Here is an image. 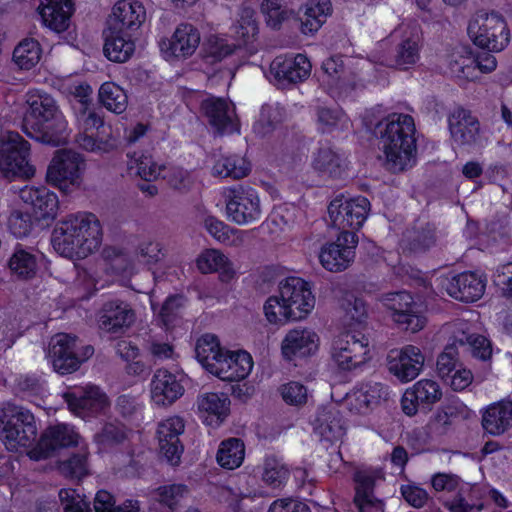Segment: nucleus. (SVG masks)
I'll return each mask as SVG.
<instances>
[{"label":"nucleus","instance_id":"obj_37","mask_svg":"<svg viewBox=\"0 0 512 512\" xmlns=\"http://www.w3.org/2000/svg\"><path fill=\"white\" fill-rule=\"evenodd\" d=\"M483 429L494 436L501 435L512 427V401L491 403L481 410Z\"/></svg>","mask_w":512,"mask_h":512},{"label":"nucleus","instance_id":"obj_29","mask_svg":"<svg viewBox=\"0 0 512 512\" xmlns=\"http://www.w3.org/2000/svg\"><path fill=\"white\" fill-rule=\"evenodd\" d=\"M65 400L69 409L82 418L104 414L109 407L106 394L94 385H86L79 395L66 393Z\"/></svg>","mask_w":512,"mask_h":512},{"label":"nucleus","instance_id":"obj_8","mask_svg":"<svg viewBox=\"0 0 512 512\" xmlns=\"http://www.w3.org/2000/svg\"><path fill=\"white\" fill-rule=\"evenodd\" d=\"M467 33L475 46L489 52L503 51L511 32L505 18L496 11H479L469 20Z\"/></svg>","mask_w":512,"mask_h":512},{"label":"nucleus","instance_id":"obj_31","mask_svg":"<svg viewBox=\"0 0 512 512\" xmlns=\"http://www.w3.org/2000/svg\"><path fill=\"white\" fill-rule=\"evenodd\" d=\"M135 161L137 163V174L146 181L168 177L169 184L180 190L187 189L192 184L191 175L187 171L167 168L148 155H141Z\"/></svg>","mask_w":512,"mask_h":512},{"label":"nucleus","instance_id":"obj_45","mask_svg":"<svg viewBox=\"0 0 512 512\" xmlns=\"http://www.w3.org/2000/svg\"><path fill=\"white\" fill-rule=\"evenodd\" d=\"M355 504L360 512H382L383 504L372 493L374 478L367 470H360L355 475Z\"/></svg>","mask_w":512,"mask_h":512},{"label":"nucleus","instance_id":"obj_23","mask_svg":"<svg viewBox=\"0 0 512 512\" xmlns=\"http://www.w3.org/2000/svg\"><path fill=\"white\" fill-rule=\"evenodd\" d=\"M183 376L158 369L149 383L150 402L155 407H168L184 394Z\"/></svg>","mask_w":512,"mask_h":512},{"label":"nucleus","instance_id":"obj_32","mask_svg":"<svg viewBox=\"0 0 512 512\" xmlns=\"http://www.w3.org/2000/svg\"><path fill=\"white\" fill-rule=\"evenodd\" d=\"M198 29L189 23L179 24L170 39L161 44L166 58H187L192 56L200 44Z\"/></svg>","mask_w":512,"mask_h":512},{"label":"nucleus","instance_id":"obj_21","mask_svg":"<svg viewBox=\"0 0 512 512\" xmlns=\"http://www.w3.org/2000/svg\"><path fill=\"white\" fill-rule=\"evenodd\" d=\"M424 363L425 356L415 345L392 349L387 355V369L401 383L416 379L422 372Z\"/></svg>","mask_w":512,"mask_h":512},{"label":"nucleus","instance_id":"obj_62","mask_svg":"<svg viewBox=\"0 0 512 512\" xmlns=\"http://www.w3.org/2000/svg\"><path fill=\"white\" fill-rule=\"evenodd\" d=\"M261 12L268 26L277 28L289 16L288 9L280 0H265L261 4Z\"/></svg>","mask_w":512,"mask_h":512},{"label":"nucleus","instance_id":"obj_17","mask_svg":"<svg viewBox=\"0 0 512 512\" xmlns=\"http://www.w3.org/2000/svg\"><path fill=\"white\" fill-rule=\"evenodd\" d=\"M321 347L319 333L307 326L289 329L280 343V352L284 360L296 362L306 360L318 354Z\"/></svg>","mask_w":512,"mask_h":512},{"label":"nucleus","instance_id":"obj_18","mask_svg":"<svg viewBox=\"0 0 512 512\" xmlns=\"http://www.w3.org/2000/svg\"><path fill=\"white\" fill-rule=\"evenodd\" d=\"M357 244L358 237L354 232H341L335 241L327 242L320 247V265L329 272L346 270L354 261Z\"/></svg>","mask_w":512,"mask_h":512},{"label":"nucleus","instance_id":"obj_28","mask_svg":"<svg viewBox=\"0 0 512 512\" xmlns=\"http://www.w3.org/2000/svg\"><path fill=\"white\" fill-rule=\"evenodd\" d=\"M442 396L443 391L437 381L421 379L405 390L401 408L407 416H414L421 405L431 406L440 401Z\"/></svg>","mask_w":512,"mask_h":512},{"label":"nucleus","instance_id":"obj_20","mask_svg":"<svg viewBox=\"0 0 512 512\" xmlns=\"http://www.w3.org/2000/svg\"><path fill=\"white\" fill-rule=\"evenodd\" d=\"M487 280L484 275L475 272L447 274L440 277L439 286L455 300L472 303L485 293Z\"/></svg>","mask_w":512,"mask_h":512},{"label":"nucleus","instance_id":"obj_25","mask_svg":"<svg viewBox=\"0 0 512 512\" xmlns=\"http://www.w3.org/2000/svg\"><path fill=\"white\" fill-rule=\"evenodd\" d=\"M146 20V9L136 0L116 2L108 17L107 28L137 35V31Z\"/></svg>","mask_w":512,"mask_h":512},{"label":"nucleus","instance_id":"obj_44","mask_svg":"<svg viewBox=\"0 0 512 512\" xmlns=\"http://www.w3.org/2000/svg\"><path fill=\"white\" fill-rule=\"evenodd\" d=\"M446 61L450 73L455 77L468 81L477 79L476 58L469 47L455 48Z\"/></svg>","mask_w":512,"mask_h":512},{"label":"nucleus","instance_id":"obj_34","mask_svg":"<svg viewBox=\"0 0 512 512\" xmlns=\"http://www.w3.org/2000/svg\"><path fill=\"white\" fill-rule=\"evenodd\" d=\"M449 125L452 138L457 145L470 149L481 146L479 123L470 114L463 110L453 113L449 119Z\"/></svg>","mask_w":512,"mask_h":512},{"label":"nucleus","instance_id":"obj_3","mask_svg":"<svg viewBox=\"0 0 512 512\" xmlns=\"http://www.w3.org/2000/svg\"><path fill=\"white\" fill-rule=\"evenodd\" d=\"M25 104L24 115L10 117V121L21 120L25 132L42 143L58 146L68 141V122L49 93L30 89L25 94Z\"/></svg>","mask_w":512,"mask_h":512},{"label":"nucleus","instance_id":"obj_58","mask_svg":"<svg viewBox=\"0 0 512 512\" xmlns=\"http://www.w3.org/2000/svg\"><path fill=\"white\" fill-rule=\"evenodd\" d=\"M95 512H139V504L127 500L120 506H115L114 497L105 490L98 491L94 499Z\"/></svg>","mask_w":512,"mask_h":512},{"label":"nucleus","instance_id":"obj_27","mask_svg":"<svg viewBox=\"0 0 512 512\" xmlns=\"http://www.w3.org/2000/svg\"><path fill=\"white\" fill-rule=\"evenodd\" d=\"M184 431V422L180 417L172 416L162 420L157 427L156 438L159 453L170 465L180 462L183 447L179 436Z\"/></svg>","mask_w":512,"mask_h":512},{"label":"nucleus","instance_id":"obj_49","mask_svg":"<svg viewBox=\"0 0 512 512\" xmlns=\"http://www.w3.org/2000/svg\"><path fill=\"white\" fill-rule=\"evenodd\" d=\"M98 99L103 107L115 114L123 113L128 106L126 91L113 81H106L99 87Z\"/></svg>","mask_w":512,"mask_h":512},{"label":"nucleus","instance_id":"obj_48","mask_svg":"<svg viewBox=\"0 0 512 512\" xmlns=\"http://www.w3.org/2000/svg\"><path fill=\"white\" fill-rule=\"evenodd\" d=\"M203 225L215 240L225 245L237 246L245 241L244 231L232 228L214 216H205Z\"/></svg>","mask_w":512,"mask_h":512},{"label":"nucleus","instance_id":"obj_47","mask_svg":"<svg viewBox=\"0 0 512 512\" xmlns=\"http://www.w3.org/2000/svg\"><path fill=\"white\" fill-rule=\"evenodd\" d=\"M231 32L240 45H246L254 40L258 33V25L252 6L246 5L239 10L231 26Z\"/></svg>","mask_w":512,"mask_h":512},{"label":"nucleus","instance_id":"obj_50","mask_svg":"<svg viewBox=\"0 0 512 512\" xmlns=\"http://www.w3.org/2000/svg\"><path fill=\"white\" fill-rule=\"evenodd\" d=\"M244 458V444L237 438H229L222 441L216 455L218 464L229 470L238 468L243 463Z\"/></svg>","mask_w":512,"mask_h":512},{"label":"nucleus","instance_id":"obj_4","mask_svg":"<svg viewBox=\"0 0 512 512\" xmlns=\"http://www.w3.org/2000/svg\"><path fill=\"white\" fill-rule=\"evenodd\" d=\"M101 241L100 222L87 212L67 216L56 226L52 236L56 252L73 260L85 258L96 251Z\"/></svg>","mask_w":512,"mask_h":512},{"label":"nucleus","instance_id":"obj_6","mask_svg":"<svg viewBox=\"0 0 512 512\" xmlns=\"http://www.w3.org/2000/svg\"><path fill=\"white\" fill-rule=\"evenodd\" d=\"M380 148L385 166L392 172H401L416 162V139L411 116L392 114L381 124Z\"/></svg>","mask_w":512,"mask_h":512},{"label":"nucleus","instance_id":"obj_35","mask_svg":"<svg viewBox=\"0 0 512 512\" xmlns=\"http://www.w3.org/2000/svg\"><path fill=\"white\" fill-rule=\"evenodd\" d=\"M202 110L210 124L222 133H231L236 129L235 108L232 103L215 97L202 101Z\"/></svg>","mask_w":512,"mask_h":512},{"label":"nucleus","instance_id":"obj_1","mask_svg":"<svg viewBox=\"0 0 512 512\" xmlns=\"http://www.w3.org/2000/svg\"><path fill=\"white\" fill-rule=\"evenodd\" d=\"M333 401L318 409L313 425L315 432L329 442L340 440L345 434V422L340 408L347 410L350 420L359 426H370L380 404L382 386L378 383L362 384L346 393L341 400L331 394Z\"/></svg>","mask_w":512,"mask_h":512},{"label":"nucleus","instance_id":"obj_57","mask_svg":"<svg viewBox=\"0 0 512 512\" xmlns=\"http://www.w3.org/2000/svg\"><path fill=\"white\" fill-rule=\"evenodd\" d=\"M163 256L162 249L157 242H144L140 245L135 259L131 260L128 267H125L123 273H131L136 266H151L161 260Z\"/></svg>","mask_w":512,"mask_h":512},{"label":"nucleus","instance_id":"obj_43","mask_svg":"<svg viewBox=\"0 0 512 512\" xmlns=\"http://www.w3.org/2000/svg\"><path fill=\"white\" fill-rule=\"evenodd\" d=\"M43 58V48L34 38L22 39L14 48L12 63L19 71H33Z\"/></svg>","mask_w":512,"mask_h":512},{"label":"nucleus","instance_id":"obj_53","mask_svg":"<svg viewBox=\"0 0 512 512\" xmlns=\"http://www.w3.org/2000/svg\"><path fill=\"white\" fill-rule=\"evenodd\" d=\"M89 451L86 443L79 446V452L60 461L59 470L67 477L82 479L89 474Z\"/></svg>","mask_w":512,"mask_h":512},{"label":"nucleus","instance_id":"obj_64","mask_svg":"<svg viewBox=\"0 0 512 512\" xmlns=\"http://www.w3.org/2000/svg\"><path fill=\"white\" fill-rule=\"evenodd\" d=\"M59 499L64 512H89V505L74 489H61Z\"/></svg>","mask_w":512,"mask_h":512},{"label":"nucleus","instance_id":"obj_63","mask_svg":"<svg viewBox=\"0 0 512 512\" xmlns=\"http://www.w3.org/2000/svg\"><path fill=\"white\" fill-rule=\"evenodd\" d=\"M368 318V307L366 302L359 297L350 301L345 309V322L349 329L361 326Z\"/></svg>","mask_w":512,"mask_h":512},{"label":"nucleus","instance_id":"obj_40","mask_svg":"<svg viewBox=\"0 0 512 512\" xmlns=\"http://www.w3.org/2000/svg\"><path fill=\"white\" fill-rule=\"evenodd\" d=\"M134 313L124 302L110 301L104 304L98 315L99 327L107 332H116L134 322Z\"/></svg>","mask_w":512,"mask_h":512},{"label":"nucleus","instance_id":"obj_7","mask_svg":"<svg viewBox=\"0 0 512 512\" xmlns=\"http://www.w3.org/2000/svg\"><path fill=\"white\" fill-rule=\"evenodd\" d=\"M34 415L26 408L5 402L0 404V440L10 451L30 450L37 436Z\"/></svg>","mask_w":512,"mask_h":512},{"label":"nucleus","instance_id":"obj_54","mask_svg":"<svg viewBox=\"0 0 512 512\" xmlns=\"http://www.w3.org/2000/svg\"><path fill=\"white\" fill-rule=\"evenodd\" d=\"M313 168L319 173L338 177L344 170L343 159L331 149H321L314 156Z\"/></svg>","mask_w":512,"mask_h":512},{"label":"nucleus","instance_id":"obj_5","mask_svg":"<svg viewBox=\"0 0 512 512\" xmlns=\"http://www.w3.org/2000/svg\"><path fill=\"white\" fill-rule=\"evenodd\" d=\"M195 354L201 366L222 381H241L250 375L254 367L250 353L225 348L218 337L210 333L197 339Z\"/></svg>","mask_w":512,"mask_h":512},{"label":"nucleus","instance_id":"obj_26","mask_svg":"<svg viewBox=\"0 0 512 512\" xmlns=\"http://www.w3.org/2000/svg\"><path fill=\"white\" fill-rule=\"evenodd\" d=\"M196 414L201 422L212 429L219 428L229 417L231 400L225 393L207 392L196 400Z\"/></svg>","mask_w":512,"mask_h":512},{"label":"nucleus","instance_id":"obj_24","mask_svg":"<svg viewBox=\"0 0 512 512\" xmlns=\"http://www.w3.org/2000/svg\"><path fill=\"white\" fill-rule=\"evenodd\" d=\"M310 72L311 63L306 56H279L270 65L268 79L275 85L284 87L307 79Z\"/></svg>","mask_w":512,"mask_h":512},{"label":"nucleus","instance_id":"obj_14","mask_svg":"<svg viewBox=\"0 0 512 512\" xmlns=\"http://www.w3.org/2000/svg\"><path fill=\"white\" fill-rule=\"evenodd\" d=\"M333 227L344 231H357L364 225L370 212V202L363 196L335 197L327 208Z\"/></svg>","mask_w":512,"mask_h":512},{"label":"nucleus","instance_id":"obj_36","mask_svg":"<svg viewBox=\"0 0 512 512\" xmlns=\"http://www.w3.org/2000/svg\"><path fill=\"white\" fill-rule=\"evenodd\" d=\"M38 10L43 24L60 33L69 27L73 3L72 0H40Z\"/></svg>","mask_w":512,"mask_h":512},{"label":"nucleus","instance_id":"obj_38","mask_svg":"<svg viewBox=\"0 0 512 512\" xmlns=\"http://www.w3.org/2000/svg\"><path fill=\"white\" fill-rule=\"evenodd\" d=\"M196 267L203 274L218 273L222 282L236 277L237 271L227 255L217 249H206L196 259Z\"/></svg>","mask_w":512,"mask_h":512},{"label":"nucleus","instance_id":"obj_11","mask_svg":"<svg viewBox=\"0 0 512 512\" xmlns=\"http://www.w3.org/2000/svg\"><path fill=\"white\" fill-rule=\"evenodd\" d=\"M330 356L338 369L352 371L364 366L373 358V348L368 336L360 331L348 330L333 340Z\"/></svg>","mask_w":512,"mask_h":512},{"label":"nucleus","instance_id":"obj_30","mask_svg":"<svg viewBox=\"0 0 512 512\" xmlns=\"http://www.w3.org/2000/svg\"><path fill=\"white\" fill-rule=\"evenodd\" d=\"M400 39L395 63L399 69L407 70L417 63L420 57L421 30L416 24H402L392 34Z\"/></svg>","mask_w":512,"mask_h":512},{"label":"nucleus","instance_id":"obj_56","mask_svg":"<svg viewBox=\"0 0 512 512\" xmlns=\"http://www.w3.org/2000/svg\"><path fill=\"white\" fill-rule=\"evenodd\" d=\"M75 124L78 129L77 134H86L99 131L104 128L103 117L94 109L92 105L73 110Z\"/></svg>","mask_w":512,"mask_h":512},{"label":"nucleus","instance_id":"obj_52","mask_svg":"<svg viewBox=\"0 0 512 512\" xmlns=\"http://www.w3.org/2000/svg\"><path fill=\"white\" fill-rule=\"evenodd\" d=\"M75 142L84 151L97 155L110 153L116 148L114 139L104 130L102 133L97 131L96 134L94 132L77 134Z\"/></svg>","mask_w":512,"mask_h":512},{"label":"nucleus","instance_id":"obj_55","mask_svg":"<svg viewBox=\"0 0 512 512\" xmlns=\"http://www.w3.org/2000/svg\"><path fill=\"white\" fill-rule=\"evenodd\" d=\"M63 90L69 97L72 110L92 105V88L87 83L68 79L63 84Z\"/></svg>","mask_w":512,"mask_h":512},{"label":"nucleus","instance_id":"obj_19","mask_svg":"<svg viewBox=\"0 0 512 512\" xmlns=\"http://www.w3.org/2000/svg\"><path fill=\"white\" fill-rule=\"evenodd\" d=\"M472 324L464 319L446 324L441 333L447 337L449 344L466 345L468 352L476 359H490L493 349L491 341L484 335L472 333Z\"/></svg>","mask_w":512,"mask_h":512},{"label":"nucleus","instance_id":"obj_46","mask_svg":"<svg viewBox=\"0 0 512 512\" xmlns=\"http://www.w3.org/2000/svg\"><path fill=\"white\" fill-rule=\"evenodd\" d=\"M331 13L329 0H310L300 16L303 34H313L320 29Z\"/></svg>","mask_w":512,"mask_h":512},{"label":"nucleus","instance_id":"obj_12","mask_svg":"<svg viewBox=\"0 0 512 512\" xmlns=\"http://www.w3.org/2000/svg\"><path fill=\"white\" fill-rule=\"evenodd\" d=\"M224 217L239 226L259 221L263 214L259 193L251 187H230L222 190Z\"/></svg>","mask_w":512,"mask_h":512},{"label":"nucleus","instance_id":"obj_51","mask_svg":"<svg viewBox=\"0 0 512 512\" xmlns=\"http://www.w3.org/2000/svg\"><path fill=\"white\" fill-rule=\"evenodd\" d=\"M369 66V62L365 59L355 60L351 57L342 59L341 57H331L324 61L322 69L331 80L343 79L348 80V73L352 74L353 69H364Z\"/></svg>","mask_w":512,"mask_h":512},{"label":"nucleus","instance_id":"obj_61","mask_svg":"<svg viewBox=\"0 0 512 512\" xmlns=\"http://www.w3.org/2000/svg\"><path fill=\"white\" fill-rule=\"evenodd\" d=\"M189 491L185 485L171 484L161 486L156 490V497L160 503L173 510L186 496Z\"/></svg>","mask_w":512,"mask_h":512},{"label":"nucleus","instance_id":"obj_9","mask_svg":"<svg viewBox=\"0 0 512 512\" xmlns=\"http://www.w3.org/2000/svg\"><path fill=\"white\" fill-rule=\"evenodd\" d=\"M30 145L17 132L2 126L0 133V173L7 178H30L34 167L30 163Z\"/></svg>","mask_w":512,"mask_h":512},{"label":"nucleus","instance_id":"obj_39","mask_svg":"<svg viewBox=\"0 0 512 512\" xmlns=\"http://www.w3.org/2000/svg\"><path fill=\"white\" fill-rule=\"evenodd\" d=\"M136 39V35L106 28L103 48L105 56L117 63L128 61L135 52Z\"/></svg>","mask_w":512,"mask_h":512},{"label":"nucleus","instance_id":"obj_60","mask_svg":"<svg viewBox=\"0 0 512 512\" xmlns=\"http://www.w3.org/2000/svg\"><path fill=\"white\" fill-rule=\"evenodd\" d=\"M288 478L284 462L276 457H267L263 465L262 479L271 486H280Z\"/></svg>","mask_w":512,"mask_h":512},{"label":"nucleus","instance_id":"obj_10","mask_svg":"<svg viewBox=\"0 0 512 512\" xmlns=\"http://www.w3.org/2000/svg\"><path fill=\"white\" fill-rule=\"evenodd\" d=\"M86 168L84 156L72 149L58 150L46 173V180L64 194H70L79 189L83 183Z\"/></svg>","mask_w":512,"mask_h":512},{"label":"nucleus","instance_id":"obj_15","mask_svg":"<svg viewBox=\"0 0 512 512\" xmlns=\"http://www.w3.org/2000/svg\"><path fill=\"white\" fill-rule=\"evenodd\" d=\"M92 354L91 346H79L77 338L69 334H57L50 342L49 357L53 369L59 374L76 371Z\"/></svg>","mask_w":512,"mask_h":512},{"label":"nucleus","instance_id":"obj_41","mask_svg":"<svg viewBox=\"0 0 512 512\" xmlns=\"http://www.w3.org/2000/svg\"><path fill=\"white\" fill-rule=\"evenodd\" d=\"M44 262V256L36 251L18 248L9 259L8 266L11 274L20 280L34 278Z\"/></svg>","mask_w":512,"mask_h":512},{"label":"nucleus","instance_id":"obj_2","mask_svg":"<svg viewBox=\"0 0 512 512\" xmlns=\"http://www.w3.org/2000/svg\"><path fill=\"white\" fill-rule=\"evenodd\" d=\"M316 307V296L310 282L297 276L279 281L277 290L263 303V315L268 324L281 327L307 320Z\"/></svg>","mask_w":512,"mask_h":512},{"label":"nucleus","instance_id":"obj_16","mask_svg":"<svg viewBox=\"0 0 512 512\" xmlns=\"http://www.w3.org/2000/svg\"><path fill=\"white\" fill-rule=\"evenodd\" d=\"M84 443L86 442L74 426L60 423L48 427L35 446L28 450L27 455L31 460L39 461L48 458L58 449L79 447Z\"/></svg>","mask_w":512,"mask_h":512},{"label":"nucleus","instance_id":"obj_59","mask_svg":"<svg viewBox=\"0 0 512 512\" xmlns=\"http://www.w3.org/2000/svg\"><path fill=\"white\" fill-rule=\"evenodd\" d=\"M282 400L289 406L301 407L308 402V388L298 381H289L279 387Z\"/></svg>","mask_w":512,"mask_h":512},{"label":"nucleus","instance_id":"obj_33","mask_svg":"<svg viewBox=\"0 0 512 512\" xmlns=\"http://www.w3.org/2000/svg\"><path fill=\"white\" fill-rule=\"evenodd\" d=\"M18 198L30 206L38 219H54L59 210V200L56 193L46 187L25 186L17 193Z\"/></svg>","mask_w":512,"mask_h":512},{"label":"nucleus","instance_id":"obj_22","mask_svg":"<svg viewBox=\"0 0 512 512\" xmlns=\"http://www.w3.org/2000/svg\"><path fill=\"white\" fill-rule=\"evenodd\" d=\"M436 372L445 385L457 392L468 388L474 379L472 371L459 359L455 347L450 344L438 356Z\"/></svg>","mask_w":512,"mask_h":512},{"label":"nucleus","instance_id":"obj_42","mask_svg":"<svg viewBox=\"0 0 512 512\" xmlns=\"http://www.w3.org/2000/svg\"><path fill=\"white\" fill-rule=\"evenodd\" d=\"M204 47L207 57L213 62L232 60L234 64H240L241 45L236 44L232 36L212 34L205 40Z\"/></svg>","mask_w":512,"mask_h":512},{"label":"nucleus","instance_id":"obj_13","mask_svg":"<svg viewBox=\"0 0 512 512\" xmlns=\"http://www.w3.org/2000/svg\"><path fill=\"white\" fill-rule=\"evenodd\" d=\"M381 302L391 320L402 330L417 333L427 324L424 306L406 291L388 293Z\"/></svg>","mask_w":512,"mask_h":512}]
</instances>
